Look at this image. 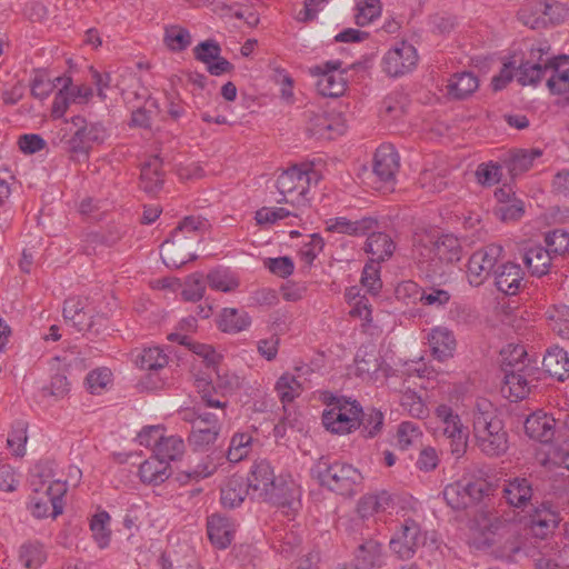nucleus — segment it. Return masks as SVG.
I'll return each mask as SVG.
<instances>
[{
	"instance_id": "nucleus-30",
	"label": "nucleus",
	"mask_w": 569,
	"mask_h": 569,
	"mask_svg": "<svg viewBox=\"0 0 569 569\" xmlns=\"http://www.w3.org/2000/svg\"><path fill=\"white\" fill-rule=\"evenodd\" d=\"M442 435L449 441L450 452L459 459L466 453L469 432L462 425L461 419L451 420L442 427Z\"/></svg>"
},
{
	"instance_id": "nucleus-23",
	"label": "nucleus",
	"mask_w": 569,
	"mask_h": 569,
	"mask_svg": "<svg viewBox=\"0 0 569 569\" xmlns=\"http://www.w3.org/2000/svg\"><path fill=\"white\" fill-rule=\"evenodd\" d=\"M565 64H569V56L567 54L546 59L545 69L551 71V76L547 80V87L553 94H562L569 91V68L561 69Z\"/></svg>"
},
{
	"instance_id": "nucleus-29",
	"label": "nucleus",
	"mask_w": 569,
	"mask_h": 569,
	"mask_svg": "<svg viewBox=\"0 0 569 569\" xmlns=\"http://www.w3.org/2000/svg\"><path fill=\"white\" fill-rule=\"evenodd\" d=\"M543 370L550 376L563 381L569 377V358L558 346L547 350L542 360Z\"/></svg>"
},
{
	"instance_id": "nucleus-32",
	"label": "nucleus",
	"mask_w": 569,
	"mask_h": 569,
	"mask_svg": "<svg viewBox=\"0 0 569 569\" xmlns=\"http://www.w3.org/2000/svg\"><path fill=\"white\" fill-rule=\"evenodd\" d=\"M139 475L142 482L158 486L170 477L171 471L169 463L154 453L140 465Z\"/></svg>"
},
{
	"instance_id": "nucleus-52",
	"label": "nucleus",
	"mask_w": 569,
	"mask_h": 569,
	"mask_svg": "<svg viewBox=\"0 0 569 569\" xmlns=\"http://www.w3.org/2000/svg\"><path fill=\"white\" fill-rule=\"evenodd\" d=\"M502 361L501 368L506 372L508 368L519 369L520 366H529L530 360L527 358V351L523 346L509 345L501 351Z\"/></svg>"
},
{
	"instance_id": "nucleus-57",
	"label": "nucleus",
	"mask_w": 569,
	"mask_h": 569,
	"mask_svg": "<svg viewBox=\"0 0 569 569\" xmlns=\"http://www.w3.org/2000/svg\"><path fill=\"white\" fill-rule=\"evenodd\" d=\"M194 59L208 66L211 61L219 58L221 54L220 44L213 40L208 39L198 43L193 50Z\"/></svg>"
},
{
	"instance_id": "nucleus-33",
	"label": "nucleus",
	"mask_w": 569,
	"mask_h": 569,
	"mask_svg": "<svg viewBox=\"0 0 569 569\" xmlns=\"http://www.w3.org/2000/svg\"><path fill=\"white\" fill-rule=\"evenodd\" d=\"M369 232L365 250L371 256V261L380 263L389 259L395 250L392 239L383 232H375L373 230Z\"/></svg>"
},
{
	"instance_id": "nucleus-7",
	"label": "nucleus",
	"mask_w": 569,
	"mask_h": 569,
	"mask_svg": "<svg viewBox=\"0 0 569 569\" xmlns=\"http://www.w3.org/2000/svg\"><path fill=\"white\" fill-rule=\"evenodd\" d=\"M316 172L306 164H295L283 170L277 179V189L283 196L278 202L305 204L311 174Z\"/></svg>"
},
{
	"instance_id": "nucleus-22",
	"label": "nucleus",
	"mask_w": 569,
	"mask_h": 569,
	"mask_svg": "<svg viewBox=\"0 0 569 569\" xmlns=\"http://www.w3.org/2000/svg\"><path fill=\"white\" fill-rule=\"evenodd\" d=\"M493 274L497 289L506 295L512 296L519 291L525 272L520 264L506 262L498 266Z\"/></svg>"
},
{
	"instance_id": "nucleus-4",
	"label": "nucleus",
	"mask_w": 569,
	"mask_h": 569,
	"mask_svg": "<svg viewBox=\"0 0 569 569\" xmlns=\"http://www.w3.org/2000/svg\"><path fill=\"white\" fill-rule=\"evenodd\" d=\"M477 471L478 476L467 471L461 479L445 487L443 499L453 510H463L476 506L485 497L495 495V487L485 478L487 472L480 468Z\"/></svg>"
},
{
	"instance_id": "nucleus-51",
	"label": "nucleus",
	"mask_w": 569,
	"mask_h": 569,
	"mask_svg": "<svg viewBox=\"0 0 569 569\" xmlns=\"http://www.w3.org/2000/svg\"><path fill=\"white\" fill-rule=\"evenodd\" d=\"M19 560L26 568L37 569L46 560V553L41 545L28 542L20 547Z\"/></svg>"
},
{
	"instance_id": "nucleus-18",
	"label": "nucleus",
	"mask_w": 569,
	"mask_h": 569,
	"mask_svg": "<svg viewBox=\"0 0 569 569\" xmlns=\"http://www.w3.org/2000/svg\"><path fill=\"white\" fill-rule=\"evenodd\" d=\"M549 46H540L532 48L530 51V59L522 62L518 69V82L521 86L537 84L549 69H545L546 59L543 56L548 54Z\"/></svg>"
},
{
	"instance_id": "nucleus-49",
	"label": "nucleus",
	"mask_w": 569,
	"mask_h": 569,
	"mask_svg": "<svg viewBox=\"0 0 569 569\" xmlns=\"http://www.w3.org/2000/svg\"><path fill=\"white\" fill-rule=\"evenodd\" d=\"M112 381V372L106 367L91 370L84 380L87 390L92 395L102 393Z\"/></svg>"
},
{
	"instance_id": "nucleus-35",
	"label": "nucleus",
	"mask_w": 569,
	"mask_h": 569,
	"mask_svg": "<svg viewBox=\"0 0 569 569\" xmlns=\"http://www.w3.org/2000/svg\"><path fill=\"white\" fill-rule=\"evenodd\" d=\"M224 452L212 450L210 455H207L201 459L193 468H190L186 471L181 472V476L178 477V480L187 482L189 480H200L213 475L218 466L220 465V460L223 458Z\"/></svg>"
},
{
	"instance_id": "nucleus-47",
	"label": "nucleus",
	"mask_w": 569,
	"mask_h": 569,
	"mask_svg": "<svg viewBox=\"0 0 569 569\" xmlns=\"http://www.w3.org/2000/svg\"><path fill=\"white\" fill-rule=\"evenodd\" d=\"M549 326L559 337L569 339V307L555 306L548 311Z\"/></svg>"
},
{
	"instance_id": "nucleus-8",
	"label": "nucleus",
	"mask_w": 569,
	"mask_h": 569,
	"mask_svg": "<svg viewBox=\"0 0 569 569\" xmlns=\"http://www.w3.org/2000/svg\"><path fill=\"white\" fill-rule=\"evenodd\" d=\"M503 248L490 243L471 254L468 261V279L471 286H480L496 269L502 258Z\"/></svg>"
},
{
	"instance_id": "nucleus-60",
	"label": "nucleus",
	"mask_w": 569,
	"mask_h": 569,
	"mask_svg": "<svg viewBox=\"0 0 569 569\" xmlns=\"http://www.w3.org/2000/svg\"><path fill=\"white\" fill-rule=\"evenodd\" d=\"M207 279L212 289L223 292L232 291L238 287V281L230 277L226 271L213 270L209 272Z\"/></svg>"
},
{
	"instance_id": "nucleus-24",
	"label": "nucleus",
	"mask_w": 569,
	"mask_h": 569,
	"mask_svg": "<svg viewBox=\"0 0 569 569\" xmlns=\"http://www.w3.org/2000/svg\"><path fill=\"white\" fill-rule=\"evenodd\" d=\"M428 342L435 359L445 361L453 356L456 338L446 327H436L428 335Z\"/></svg>"
},
{
	"instance_id": "nucleus-5",
	"label": "nucleus",
	"mask_w": 569,
	"mask_h": 569,
	"mask_svg": "<svg viewBox=\"0 0 569 569\" xmlns=\"http://www.w3.org/2000/svg\"><path fill=\"white\" fill-rule=\"evenodd\" d=\"M311 476L323 487L339 495L349 496L360 480L359 471L351 465L321 457L311 468Z\"/></svg>"
},
{
	"instance_id": "nucleus-12",
	"label": "nucleus",
	"mask_w": 569,
	"mask_h": 569,
	"mask_svg": "<svg viewBox=\"0 0 569 569\" xmlns=\"http://www.w3.org/2000/svg\"><path fill=\"white\" fill-rule=\"evenodd\" d=\"M136 365L148 371L141 381L147 389H158L163 386L159 371L168 365V356L159 347L144 348L137 356Z\"/></svg>"
},
{
	"instance_id": "nucleus-2",
	"label": "nucleus",
	"mask_w": 569,
	"mask_h": 569,
	"mask_svg": "<svg viewBox=\"0 0 569 569\" xmlns=\"http://www.w3.org/2000/svg\"><path fill=\"white\" fill-rule=\"evenodd\" d=\"M415 252L419 258L421 268L430 278L441 276L442 263L449 264L460 260L461 246L459 239L452 234H423L415 241Z\"/></svg>"
},
{
	"instance_id": "nucleus-40",
	"label": "nucleus",
	"mask_w": 569,
	"mask_h": 569,
	"mask_svg": "<svg viewBox=\"0 0 569 569\" xmlns=\"http://www.w3.org/2000/svg\"><path fill=\"white\" fill-rule=\"evenodd\" d=\"M390 502L391 497L387 492L367 495L359 500L357 511L362 519H366L385 511Z\"/></svg>"
},
{
	"instance_id": "nucleus-6",
	"label": "nucleus",
	"mask_w": 569,
	"mask_h": 569,
	"mask_svg": "<svg viewBox=\"0 0 569 569\" xmlns=\"http://www.w3.org/2000/svg\"><path fill=\"white\" fill-rule=\"evenodd\" d=\"M325 402L328 408L322 413V425L328 431L347 435L360 427L362 407L357 400L330 395Z\"/></svg>"
},
{
	"instance_id": "nucleus-42",
	"label": "nucleus",
	"mask_w": 569,
	"mask_h": 569,
	"mask_svg": "<svg viewBox=\"0 0 569 569\" xmlns=\"http://www.w3.org/2000/svg\"><path fill=\"white\" fill-rule=\"evenodd\" d=\"M56 81L58 82V84H60L61 88L54 96L51 109V117L54 119H59L66 113L69 104L73 102L69 92V87L72 83V79L71 77L61 76L57 77Z\"/></svg>"
},
{
	"instance_id": "nucleus-28",
	"label": "nucleus",
	"mask_w": 569,
	"mask_h": 569,
	"mask_svg": "<svg viewBox=\"0 0 569 569\" xmlns=\"http://www.w3.org/2000/svg\"><path fill=\"white\" fill-rule=\"evenodd\" d=\"M221 432V427L207 428L201 422H192L188 437L189 446L193 451L206 452L214 448Z\"/></svg>"
},
{
	"instance_id": "nucleus-53",
	"label": "nucleus",
	"mask_w": 569,
	"mask_h": 569,
	"mask_svg": "<svg viewBox=\"0 0 569 569\" xmlns=\"http://www.w3.org/2000/svg\"><path fill=\"white\" fill-rule=\"evenodd\" d=\"M400 405L411 417L425 419L429 416V409L421 397L412 390H407L401 395Z\"/></svg>"
},
{
	"instance_id": "nucleus-64",
	"label": "nucleus",
	"mask_w": 569,
	"mask_h": 569,
	"mask_svg": "<svg viewBox=\"0 0 569 569\" xmlns=\"http://www.w3.org/2000/svg\"><path fill=\"white\" fill-rule=\"evenodd\" d=\"M309 132L318 138L331 139L332 123L326 114H316L310 119Z\"/></svg>"
},
{
	"instance_id": "nucleus-16",
	"label": "nucleus",
	"mask_w": 569,
	"mask_h": 569,
	"mask_svg": "<svg viewBox=\"0 0 569 569\" xmlns=\"http://www.w3.org/2000/svg\"><path fill=\"white\" fill-rule=\"evenodd\" d=\"M107 138L106 128L99 123H89L80 130H76L68 140V151L73 154L88 157L93 143L100 144Z\"/></svg>"
},
{
	"instance_id": "nucleus-11",
	"label": "nucleus",
	"mask_w": 569,
	"mask_h": 569,
	"mask_svg": "<svg viewBox=\"0 0 569 569\" xmlns=\"http://www.w3.org/2000/svg\"><path fill=\"white\" fill-rule=\"evenodd\" d=\"M418 61L416 48L402 41L391 48L382 59V70L390 77H400L411 71Z\"/></svg>"
},
{
	"instance_id": "nucleus-50",
	"label": "nucleus",
	"mask_w": 569,
	"mask_h": 569,
	"mask_svg": "<svg viewBox=\"0 0 569 569\" xmlns=\"http://www.w3.org/2000/svg\"><path fill=\"white\" fill-rule=\"evenodd\" d=\"M360 427L365 438H373L379 435L383 427V413L375 408L362 410L360 415Z\"/></svg>"
},
{
	"instance_id": "nucleus-41",
	"label": "nucleus",
	"mask_w": 569,
	"mask_h": 569,
	"mask_svg": "<svg viewBox=\"0 0 569 569\" xmlns=\"http://www.w3.org/2000/svg\"><path fill=\"white\" fill-rule=\"evenodd\" d=\"M240 479H229L221 488V503L226 508H236L242 503L248 492Z\"/></svg>"
},
{
	"instance_id": "nucleus-36",
	"label": "nucleus",
	"mask_w": 569,
	"mask_h": 569,
	"mask_svg": "<svg viewBox=\"0 0 569 569\" xmlns=\"http://www.w3.org/2000/svg\"><path fill=\"white\" fill-rule=\"evenodd\" d=\"M479 87L478 78L469 71L458 72L448 80V94L462 100L472 94Z\"/></svg>"
},
{
	"instance_id": "nucleus-21",
	"label": "nucleus",
	"mask_w": 569,
	"mask_h": 569,
	"mask_svg": "<svg viewBox=\"0 0 569 569\" xmlns=\"http://www.w3.org/2000/svg\"><path fill=\"white\" fill-rule=\"evenodd\" d=\"M521 259L531 276L542 277L549 272L552 257L541 244H527L521 249Z\"/></svg>"
},
{
	"instance_id": "nucleus-55",
	"label": "nucleus",
	"mask_w": 569,
	"mask_h": 569,
	"mask_svg": "<svg viewBox=\"0 0 569 569\" xmlns=\"http://www.w3.org/2000/svg\"><path fill=\"white\" fill-rule=\"evenodd\" d=\"M422 437V431L418 423L412 421H402L397 430V442L400 449L407 450Z\"/></svg>"
},
{
	"instance_id": "nucleus-17",
	"label": "nucleus",
	"mask_w": 569,
	"mask_h": 569,
	"mask_svg": "<svg viewBox=\"0 0 569 569\" xmlns=\"http://www.w3.org/2000/svg\"><path fill=\"white\" fill-rule=\"evenodd\" d=\"M501 498L516 509L525 510L528 506H533L532 483L527 478L515 477L506 480L501 488Z\"/></svg>"
},
{
	"instance_id": "nucleus-46",
	"label": "nucleus",
	"mask_w": 569,
	"mask_h": 569,
	"mask_svg": "<svg viewBox=\"0 0 569 569\" xmlns=\"http://www.w3.org/2000/svg\"><path fill=\"white\" fill-rule=\"evenodd\" d=\"M190 32L181 26H169L164 30V43L172 51H183L191 44Z\"/></svg>"
},
{
	"instance_id": "nucleus-25",
	"label": "nucleus",
	"mask_w": 569,
	"mask_h": 569,
	"mask_svg": "<svg viewBox=\"0 0 569 569\" xmlns=\"http://www.w3.org/2000/svg\"><path fill=\"white\" fill-rule=\"evenodd\" d=\"M208 537L212 545L219 549H226L231 545L234 528L228 518L212 515L207 522Z\"/></svg>"
},
{
	"instance_id": "nucleus-43",
	"label": "nucleus",
	"mask_w": 569,
	"mask_h": 569,
	"mask_svg": "<svg viewBox=\"0 0 569 569\" xmlns=\"http://www.w3.org/2000/svg\"><path fill=\"white\" fill-rule=\"evenodd\" d=\"M153 452L157 457L169 463V461H174L183 455L184 442L182 438L178 436L163 437Z\"/></svg>"
},
{
	"instance_id": "nucleus-58",
	"label": "nucleus",
	"mask_w": 569,
	"mask_h": 569,
	"mask_svg": "<svg viewBox=\"0 0 569 569\" xmlns=\"http://www.w3.org/2000/svg\"><path fill=\"white\" fill-rule=\"evenodd\" d=\"M381 14L380 0H365L358 4V13L356 14V23L365 27L372 22Z\"/></svg>"
},
{
	"instance_id": "nucleus-15",
	"label": "nucleus",
	"mask_w": 569,
	"mask_h": 569,
	"mask_svg": "<svg viewBox=\"0 0 569 569\" xmlns=\"http://www.w3.org/2000/svg\"><path fill=\"white\" fill-rule=\"evenodd\" d=\"M535 366H520L519 369H506L502 392L513 397L515 400L525 399L530 392V382L537 372Z\"/></svg>"
},
{
	"instance_id": "nucleus-1",
	"label": "nucleus",
	"mask_w": 569,
	"mask_h": 569,
	"mask_svg": "<svg viewBox=\"0 0 569 569\" xmlns=\"http://www.w3.org/2000/svg\"><path fill=\"white\" fill-rule=\"evenodd\" d=\"M476 445L488 457H499L508 450V433L497 408L485 398L477 399L471 411Z\"/></svg>"
},
{
	"instance_id": "nucleus-9",
	"label": "nucleus",
	"mask_w": 569,
	"mask_h": 569,
	"mask_svg": "<svg viewBox=\"0 0 569 569\" xmlns=\"http://www.w3.org/2000/svg\"><path fill=\"white\" fill-rule=\"evenodd\" d=\"M426 541L427 533L421 531L418 522L406 519L389 545L392 552L400 559H409L420 547L426 545Z\"/></svg>"
},
{
	"instance_id": "nucleus-38",
	"label": "nucleus",
	"mask_w": 569,
	"mask_h": 569,
	"mask_svg": "<svg viewBox=\"0 0 569 569\" xmlns=\"http://www.w3.org/2000/svg\"><path fill=\"white\" fill-rule=\"evenodd\" d=\"M251 319L246 311L224 308L220 315L219 328L224 332H240L247 329Z\"/></svg>"
},
{
	"instance_id": "nucleus-61",
	"label": "nucleus",
	"mask_w": 569,
	"mask_h": 569,
	"mask_svg": "<svg viewBox=\"0 0 569 569\" xmlns=\"http://www.w3.org/2000/svg\"><path fill=\"white\" fill-rule=\"evenodd\" d=\"M264 267L281 278L291 276L295 270V263L289 257L268 258L264 260Z\"/></svg>"
},
{
	"instance_id": "nucleus-62",
	"label": "nucleus",
	"mask_w": 569,
	"mask_h": 569,
	"mask_svg": "<svg viewBox=\"0 0 569 569\" xmlns=\"http://www.w3.org/2000/svg\"><path fill=\"white\" fill-rule=\"evenodd\" d=\"M495 212L502 221H516L522 217L525 204L521 200L513 199L508 203L501 204Z\"/></svg>"
},
{
	"instance_id": "nucleus-37",
	"label": "nucleus",
	"mask_w": 569,
	"mask_h": 569,
	"mask_svg": "<svg viewBox=\"0 0 569 569\" xmlns=\"http://www.w3.org/2000/svg\"><path fill=\"white\" fill-rule=\"evenodd\" d=\"M542 156V150L533 149H518L510 153L507 160V168L512 177L522 174L528 171L533 161Z\"/></svg>"
},
{
	"instance_id": "nucleus-34",
	"label": "nucleus",
	"mask_w": 569,
	"mask_h": 569,
	"mask_svg": "<svg viewBox=\"0 0 569 569\" xmlns=\"http://www.w3.org/2000/svg\"><path fill=\"white\" fill-rule=\"evenodd\" d=\"M224 452L212 450L210 455H207L201 459L193 468H190L186 471L181 472V476L178 477V480L187 482L189 480H200L213 475L218 466L220 465V460L223 458Z\"/></svg>"
},
{
	"instance_id": "nucleus-3",
	"label": "nucleus",
	"mask_w": 569,
	"mask_h": 569,
	"mask_svg": "<svg viewBox=\"0 0 569 569\" xmlns=\"http://www.w3.org/2000/svg\"><path fill=\"white\" fill-rule=\"evenodd\" d=\"M51 478V472L39 465L31 475L30 485L33 493L30 497V510L37 518L54 519L63 511L62 499L68 490L67 482Z\"/></svg>"
},
{
	"instance_id": "nucleus-59",
	"label": "nucleus",
	"mask_w": 569,
	"mask_h": 569,
	"mask_svg": "<svg viewBox=\"0 0 569 569\" xmlns=\"http://www.w3.org/2000/svg\"><path fill=\"white\" fill-rule=\"evenodd\" d=\"M419 183L428 192L438 193L447 188L448 181L443 174L426 170L420 174Z\"/></svg>"
},
{
	"instance_id": "nucleus-56",
	"label": "nucleus",
	"mask_w": 569,
	"mask_h": 569,
	"mask_svg": "<svg viewBox=\"0 0 569 569\" xmlns=\"http://www.w3.org/2000/svg\"><path fill=\"white\" fill-rule=\"evenodd\" d=\"M276 390L282 403L291 402L300 395L301 385L295 376L284 373L277 381Z\"/></svg>"
},
{
	"instance_id": "nucleus-31",
	"label": "nucleus",
	"mask_w": 569,
	"mask_h": 569,
	"mask_svg": "<svg viewBox=\"0 0 569 569\" xmlns=\"http://www.w3.org/2000/svg\"><path fill=\"white\" fill-rule=\"evenodd\" d=\"M376 227L377 220L370 217H366L356 221H351L345 217H338L331 220V223L328 224L327 230L353 237H360L369 233L371 230H375Z\"/></svg>"
},
{
	"instance_id": "nucleus-20",
	"label": "nucleus",
	"mask_w": 569,
	"mask_h": 569,
	"mask_svg": "<svg viewBox=\"0 0 569 569\" xmlns=\"http://www.w3.org/2000/svg\"><path fill=\"white\" fill-rule=\"evenodd\" d=\"M299 489L293 481H286L282 478H276L268 490V495L262 498L283 509L295 510L298 501Z\"/></svg>"
},
{
	"instance_id": "nucleus-48",
	"label": "nucleus",
	"mask_w": 569,
	"mask_h": 569,
	"mask_svg": "<svg viewBox=\"0 0 569 569\" xmlns=\"http://www.w3.org/2000/svg\"><path fill=\"white\" fill-rule=\"evenodd\" d=\"M545 248L551 257L565 256L569 252V232L563 229H555L545 234Z\"/></svg>"
},
{
	"instance_id": "nucleus-19",
	"label": "nucleus",
	"mask_w": 569,
	"mask_h": 569,
	"mask_svg": "<svg viewBox=\"0 0 569 569\" xmlns=\"http://www.w3.org/2000/svg\"><path fill=\"white\" fill-rule=\"evenodd\" d=\"M273 468L270 462L262 459L253 462L248 475V490L251 491L254 498L261 499L268 495L270 486L274 479Z\"/></svg>"
},
{
	"instance_id": "nucleus-45",
	"label": "nucleus",
	"mask_w": 569,
	"mask_h": 569,
	"mask_svg": "<svg viewBox=\"0 0 569 569\" xmlns=\"http://www.w3.org/2000/svg\"><path fill=\"white\" fill-rule=\"evenodd\" d=\"M110 516L107 511L96 513L90 522L92 536L99 548L103 549L109 546L111 530L108 528Z\"/></svg>"
},
{
	"instance_id": "nucleus-27",
	"label": "nucleus",
	"mask_w": 569,
	"mask_h": 569,
	"mask_svg": "<svg viewBox=\"0 0 569 569\" xmlns=\"http://www.w3.org/2000/svg\"><path fill=\"white\" fill-rule=\"evenodd\" d=\"M162 161L158 156H152L141 166L140 188L150 194H156L162 189L163 172Z\"/></svg>"
},
{
	"instance_id": "nucleus-44",
	"label": "nucleus",
	"mask_w": 569,
	"mask_h": 569,
	"mask_svg": "<svg viewBox=\"0 0 569 569\" xmlns=\"http://www.w3.org/2000/svg\"><path fill=\"white\" fill-rule=\"evenodd\" d=\"M252 437L247 432L234 433L230 439L226 457L230 462H239L250 452Z\"/></svg>"
},
{
	"instance_id": "nucleus-54",
	"label": "nucleus",
	"mask_w": 569,
	"mask_h": 569,
	"mask_svg": "<svg viewBox=\"0 0 569 569\" xmlns=\"http://www.w3.org/2000/svg\"><path fill=\"white\" fill-rule=\"evenodd\" d=\"M180 345L187 346L194 355L201 357L208 368H216L221 360L212 346L192 341L189 337H182Z\"/></svg>"
},
{
	"instance_id": "nucleus-39",
	"label": "nucleus",
	"mask_w": 569,
	"mask_h": 569,
	"mask_svg": "<svg viewBox=\"0 0 569 569\" xmlns=\"http://www.w3.org/2000/svg\"><path fill=\"white\" fill-rule=\"evenodd\" d=\"M209 228V223L206 219L200 217H186L178 227L171 232V244H173L174 239L179 236V233H188V232H206ZM170 240H167L162 243V248H166V253L168 257L174 253V248L169 244Z\"/></svg>"
},
{
	"instance_id": "nucleus-14",
	"label": "nucleus",
	"mask_w": 569,
	"mask_h": 569,
	"mask_svg": "<svg viewBox=\"0 0 569 569\" xmlns=\"http://www.w3.org/2000/svg\"><path fill=\"white\" fill-rule=\"evenodd\" d=\"M529 513L530 532L539 539H546L551 536L560 522L559 512L552 509L549 502H541L532 506Z\"/></svg>"
},
{
	"instance_id": "nucleus-63",
	"label": "nucleus",
	"mask_w": 569,
	"mask_h": 569,
	"mask_svg": "<svg viewBox=\"0 0 569 569\" xmlns=\"http://www.w3.org/2000/svg\"><path fill=\"white\" fill-rule=\"evenodd\" d=\"M162 431H163V428L160 425L146 426L138 433L137 439L141 446L153 447V450H154L164 437L162 435Z\"/></svg>"
},
{
	"instance_id": "nucleus-13",
	"label": "nucleus",
	"mask_w": 569,
	"mask_h": 569,
	"mask_svg": "<svg viewBox=\"0 0 569 569\" xmlns=\"http://www.w3.org/2000/svg\"><path fill=\"white\" fill-rule=\"evenodd\" d=\"M399 154L391 144H381L375 153L372 172L387 190H392L399 170Z\"/></svg>"
},
{
	"instance_id": "nucleus-26",
	"label": "nucleus",
	"mask_w": 569,
	"mask_h": 569,
	"mask_svg": "<svg viewBox=\"0 0 569 569\" xmlns=\"http://www.w3.org/2000/svg\"><path fill=\"white\" fill-rule=\"evenodd\" d=\"M555 419L546 413H533L525 421V431L531 439L548 443L555 436Z\"/></svg>"
},
{
	"instance_id": "nucleus-10",
	"label": "nucleus",
	"mask_w": 569,
	"mask_h": 569,
	"mask_svg": "<svg viewBox=\"0 0 569 569\" xmlns=\"http://www.w3.org/2000/svg\"><path fill=\"white\" fill-rule=\"evenodd\" d=\"M340 68V61H327L311 69L312 74L318 77L316 87L321 96L336 98L343 94L347 81Z\"/></svg>"
}]
</instances>
